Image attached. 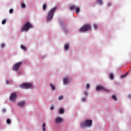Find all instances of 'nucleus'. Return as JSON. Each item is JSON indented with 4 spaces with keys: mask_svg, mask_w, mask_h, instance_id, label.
<instances>
[{
    "mask_svg": "<svg viewBox=\"0 0 131 131\" xmlns=\"http://www.w3.org/2000/svg\"><path fill=\"white\" fill-rule=\"evenodd\" d=\"M76 7L75 6L71 5L70 7V9L72 11V10H74V9H76Z\"/></svg>",
    "mask_w": 131,
    "mask_h": 131,
    "instance_id": "obj_16",
    "label": "nucleus"
},
{
    "mask_svg": "<svg viewBox=\"0 0 131 131\" xmlns=\"http://www.w3.org/2000/svg\"><path fill=\"white\" fill-rule=\"evenodd\" d=\"M112 99H113V100H114L115 102H117V98L116 97V96H115V95H113L112 96Z\"/></svg>",
    "mask_w": 131,
    "mask_h": 131,
    "instance_id": "obj_12",
    "label": "nucleus"
},
{
    "mask_svg": "<svg viewBox=\"0 0 131 131\" xmlns=\"http://www.w3.org/2000/svg\"><path fill=\"white\" fill-rule=\"evenodd\" d=\"M128 98H129V99L131 98V94H129V95H128Z\"/></svg>",
    "mask_w": 131,
    "mask_h": 131,
    "instance_id": "obj_34",
    "label": "nucleus"
},
{
    "mask_svg": "<svg viewBox=\"0 0 131 131\" xmlns=\"http://www.w3.org/2000/svg\"><path fill=\"white\" fill-rule=\"evenodd\" d=\"M63 96H62V95H61L60 96H59L58 97V99H59V100H63Z\"/></svg>",
    "mask_w": 131,
    "mask_h": 131,
    "instance_id": "obj_27",
    "label": "nucleus"
},
{
    "mask_svg": "<svg viewBox=\"0 0 131 131\" xmlns=\"http://www.w3.org/2000/svg\"><path fill=\"white\" fill-rule=\"evenodd\" d=\"M54 106H52L51 107H50V110H54Z\"/></svg>",
    "mask_w": 131,
    "mask_h": 131,
    "instance_id": "obj_32",
    "label": "nucleus"
},
{
    "mask_svg": "<svg viewBox=\"0 0 131 131\" xmlns=\"http://www.w3.org/2000/svg\"><path fill=\"white\" fill-rule=\"evenodd\" d=\"M19 88L23 90H28L33 88V83H24L20 84Z\"/></svg>",
    "mask_w": 131,
    "mask_h": 131,
    "instance_id": "obj_3",
    "label": "nucleus"
},
{
    "mask_svg": "<svg viewBox=\"0 0 131 131\" xmlns=\"http://www.w3.org/2000/svg\"><path fill=\"white\" fill-rule=\"evenodd\" d=\"M110 77L111 79H113L114 76L113 75V74L111 73L110 75Z\"/></svg>",
    "mask_w": 131,
    "mask_h": 131,
    "instance_id": "obj_22",
    "label": "nucleus"
},
{
    "mask_svg": "<svg viewBox=\"0 0 131 131\" xmlns=\"http://www.w3.org/2000/svg\"><path fill=\"white\" fill-rule=\"evenodd\" d=\"M31 28H33V26L30 24L29 22L26 23L24 26L21 28V31H25V32H27V31H29V29Z\"/></svg>",
    "mask_w": 131,
    "mask_h": 131,
    "instance_id": "obj_4",
    "label": "nucleus"
},
{
    "mask_svg": "<svg viewBox=\"0 0 131 131\" xmlns=\"http://www.w3.org/2000/svg\"><path fill=\"white\" fill-rule=\"evenodd\" d=\"M63 83L64 84H67L69 83V77H66L63 80Z\"/></svg>",
    "mask_w": 131,
    "mask_h": 131,
    "instance_id": "obj_11",
    "label": "nucleus"
},
{
    "mask_svg": "<svg viewBox=\"0 0 131 131\" xmlns=\"http://www.w3.org/2000/svg\"><path fill=\"white\" fill-rule=\"evenodd\" d=\"M64 49L67 51V50H69V44H67L64 46Z\"/></svg>",
    "mask_w": 131,
    "mask_h": 131,
    "instance_id": "obj_15",
    "label": "nucleus"
},
{
    "mask_svg": "<svg viewBox=\"0 0 131 131\" xmlns=\"http://www.w3.org/2000/svg\"><path fill=\"white\" fill-rule=\"evenodd\" d=\"M93 124V120H85L84 122H81L80 124V127L81 129H85L86 127H91Z\"/></svg>",
    "mask_w": 131,
    "mask_h": 131,
    "instance_id": "obj_1",
    "label": "nucleus"
},
{
    "mask_svg": "<svg viewBox=\"0 0 131 131\" xmlns=\"http://www.w3.org/2000/svg\"><path fill=\"white\" fill-rule=\"evenodd\" d=\"M75 10L76 13H77V14H79V12H80V9H79V7H76Z\"/></svg>",
    "mask_w": 131,
    "mask_h": 131,
    "instance_id": "obj_14",
    "label": "nucleus"
},
{
    "mask_svg": "<svg viewBox=\"0 0 131 131\" xmlns=\"http://www.w3.org/2000/svg\"><path fill=\"white\" fill-rule=\"evenodd\" d=\"M14 12V10L12 9H11L9 10V13L10 14H12V13Z\"/></svg>",
    "mask_w": 131,
    "mask_h": 131,
    "instance_id": "obj_25",
    "label": "nucleus"
},
{
    "mask_svg": "<svg viewBox=\"0 0 131 131\" xmlns=\"http://www.w3.org/2000/svg\"><path fill=\"white\" fill-rule=\"evenodd\" d=\"M25 8H26V5H25V4H21V8L24 9Z\"/></svg>",
    "mask_w": 131,
    "mask_h": 131,
    "instance_id": "obj_21",
    "label": "nucleus"
},
{
    "mask_svg": "<svg viewBox=\"0 0 131 131\" xmlns=\"http://www.w3.org/2000/svg\"><path fill=\"white\" fill-rule=\"evenodd\" d=\"M42 130L43 131H46V128H42Z\"/></svg>",
    "mask_w": 131,
    "mask_h": 131,
    "instance_id": "obj_38",
    "label": "nucleus"
},
{
    "mask_svg": "<svg viewBox=\"0 0 131 131\" xmlns=\"http://www.w3.org/2000/svg\"><path fill=\"white\" fill-rule=\"evenodd\" d=\"M2 112H3V113H6V109L4 108V109L2 110Z\"/></svg>",
    "mask_w": 131,
    "mask_h": 131,
    "instance_id": "obj_33",
    "label": "nucleus"
},
{
    "mask_svg": "<svg viewBox=\"0 0 131 131\" xmlns=\"http://www.w3.org/2000/svg\"><path fill=\"white\" fill-rule=\"evenodd\" d=\"M43 11H46L47 10V4H43L42 7Z\"/></svg>",
    "mask_w": 131,
    "mask_h": 131,
    "instance_id": "obj_17",
    "label": "nucleus"
},
{
    "mask_svg": "<svg viewBox=\"0 0 131 131\" xmlns=\"http://www.w3.org/2000/svg\"><path fill=\"white\" fill-rule=\"evenodd\" d=\"M1 48L2 49H4L5 48V44L4 43L2 44Z\"/></svg>",
    "mask_w": 131,
    "mask_h": 131,
    "instance_id": "obj_29",
    "label": "nucleus"
},
{
    "mask_svg": "<svg viewBox=\"0 0 131 131\" xmlns=\"http://www.w3.org/2000/svg\"><path fill=\"white\" fill-rule=\"evenodd\" d=\"M6 122L7 124H10L11 123V120H10L9 119H7Z\"/></svg>",
    "mask_w": 131,
    "mask_h": 131,
    "instance_id": "obj_23",
    "label": "nucleus"
},
{
    "mask_svg": "<svg viewBox=\"0 0 131 131\" xmlns=\"http://www.w3.org/2000/svg\"><path fill=\"white\" fill-rule=\"evenodd\" d=\"M2 24L3 25H5V24H6V19L3 20L2 21Z\"/></svg>",
    "mask_w": 131,
    "mask_h": 131,
    "instance_id": "obj_26",
    "label": "nucleus"
},
{
    "mask_svg": "<svg viewBox=\"0 0 131 131\" xmlns=\"http://www.w3.org/2000/svg\"><path fill=\"white\" fill-rule=\"evenodd\" d=\"M81 101H82V102H85V98H82L81 99Z\"/></svg>",
    "mask_w": 131,
    "mask_h": 131,
    "instance_id": "obj_31",
    "label": "nucleus"
},
{
    "mask_svg": "<svg viewBox=\"0 0 131 131\" xmlns=\"http://www.w3.org/2000/svg\"><path fill=\"white\" fill-rule=\"evenodd\" d=\"M22 65V62H19L17 63H15L14 66L12 67L13 70H15V71H18L19 70V68Z\"/></svg>",
    "mask_w": 131,
    "mask_h": 131,
    "instance_id": "obj_6",
    "label": "nucleus"
},
{
    "mask_svg": "<svg viewBox=\"0 0 131 131\" xmlns=\"http://www.w3.org/2000/svg\"><path fill=\"white\" fill-rule=\"evenodd\" d=\"M97 4L99 5L100 6H102L103 4V1L102 0H97Z\"/></svg>",
    "mask_w": 131,
    "mask_h": 131,
    "instance_id": "obj_13",
    "label": "nucleus"
},
{
    "mask_svg": "<svg viewBox=\"0 0 131 131\" xmlns=\"http://www.w3.org/2000/svg\"><path fill=\"white\" fill-rule=\"evenodd\" d=\"M124 76H126V75H125L124 76L122 75L121 76V77H124Z\"/></svg>",
    "mask_w": 131,
    "mask_h": 131,
    "instance_id": "obj_39",
    "label": "nucleus"
},
{
    "mask_svg": "<svg viewBox=\"0 0 131 131\" xmlns=\"http://www.w3.org/2000/svg\"><path fill=\"white\" fill-rule=\"evenodd\" d=\"M20 48L22 50H23L24 51H26V48H25V47H24L23 45H21L20 46Z\"/></svg>",
    "mask_w": 131,
    "mask_h": 131,
    "instance_id": "obj_20",
    "label": "nucleus"
},
{
    "mask_svg": "<svg viewBox=\"0 0 131 131\" xmlns=\"http://www.w3.org/2000/svg\"><path fill=\"white\" fill-rule=\"evenodd\" d=\"M64 113V109L63 108H60L59 110V114H63Z\"/></svg>",
    "mask_w": 131,
    "mask_h": 131,
    "instance_id": "obj_18",
    "label": "nucleus"
},
{
    "mask_svg": "<svg viewBox=\"0 0 131 131\" xmlns=\"http://www.w3.org/2000/svg\"><path fill=\"white\" fill-rule=\"evenodd\" d=\"M50 86H51V89L53 91H55V89H56V88H55V86H54L53 84H50Z\"/></svg>",
    "mask_w": 131,
    "mask_h": 131,
    "instance_id": "obj_19",
    "label": "nucleus"
},
{
    "mask_svg": "<svg viewBox=\"0 0 131 131\" xmlns=\"http://www.w3.org/2000/svg\"><path fill=\"white\" fill-rule=\"evenodd\" d=\"M96 91L98 92L100 91H104L105 92H108V90L104 88L103 86L102 85H98L96 87Z\"/></svg>",
    "mask_w": 131,
    "mask_h": 131,
    "instance_id": "obj_8",
    "label": "nucleus"
},
{
    "mask_svg": "<svg viewBox=\"0 0 131 131\" xmlns=\"http://www.w3.org/2000/svg\"><path fill=\"white\" fill-rule=\"evenodd\" d=\"M26 104V103L25 102V101H20L17 103V106H18V107H19V108H22V107L25 106Z\"/></svg>",
    "mask_w": 131,
    "mask_h": 131,
    "instance_id": "obj_9",
    "label": "nucleus"
},
{
    "mask_svg": "<svg viewBox=\"0 0 131 131\" xmlns=\"http://www.w3.org/2000/svg\"><path fill=\"white\" fill-rule=\"evenodd\" d=\"M63 122V119L60 117H57L55 119V123H62Z\"/></svg>",
    "mask_w": 131,
    "mask_h": 131,
    "instance_id": "obj_10",
    "label": "nucleus"
},
{
    "mask_svg": "<svg viewBox=\"0 0 131 131\" xmlns=\"http://www.w3.org/2000/svg\"><path fill=\"white\" fill-rule=\"evenodd\" d=\"M84 95H85V96H88V92H84Z\"/></svg>",
    "mask_w": 131,
    "mask_h": 131,
    "instance_id": "obj_36",
    "label": "nucleus"
},
{
    "mask_svg": "<svg viewBox=\"0 0 131 131\" xmlns=\"http://www.w3.org/2000/svg\"><path fill=\"white\" fill-rule=\"evenodd\" d=\"M9 80L6 81V83H7V84H9Z\"/></svg>",
    "mask_w": 131,
    "mask_h": 131,
    "instance_id": "obj_35",
    "label": "nucleus"
},
{
    "mask_svg": "<svg viewBox=\"0 0 131 131\" xmlns=\"http://www.w3.org/2000/svg\"><path fill=\"white\" fill-rule=\"evenodd\" d=\"M91 30H92V26H91V24H88L84 25L79 30V31H80V32H84L85 31H90Z\"/></svg>",
    "mask_w": 131,
    "mask_h": 131,
    "instance_id": "obj_5",
    "label": "nucleus"
},
{
    "mask_svg": "<svg viewBox=\"0 0 131 131\" xmlns=\"http://www.w3.org/2000/svg\"><path fill=\"white\" fill-rule=\"evenodd\" d=\"M108 7H111V3H109V4H108Z\"/></svg>",
    "mask_w": 131,
    "mask_h": 131,
    "instance_id": "obj_37",
    "label": "nucleus"
},
{
    "mask_svg": "<svg viewBox=\"0 0 131 131\" xmlns=\"http://www.w3.org/2000/svg\"><path fill=\"white\" fill-rule=\"evenodd\" d=\"M16 99H17V94L14 92L10 95V100L11 102H15Z\"/></svg>",
    "mask_w": 131,
    "mask_h": 131,
    "instance_id": "obj_7",
    "label": "nucleus"
},
{
    "mask_svg": "<svg viewBox=\"0 0 131 131\" xmlns=\"http://www.w3.org/2000/svg\"><path fill=\"white\" fill-rule=\"evenodd\" d=\"M57 10V7H54L51 10H49L47 16V22H50L51 20H53L54 18V15H55V12Z\"/></svg>",
    "mask_w": 131,
    "mask_h": 131,
    "instance_id": "obj_2",
    "label": "nucleus"
},
{
    "mask_svg": "<svg viewBox=\"0 0 131 131\" xmlns=\"http://www.w3.org/2000/svg\"><path fill=\"white\" fill-rule=\"evenodd\" d=\"M94 29H96V30H98V27L97 26V25H94Z\"/></svg>",
    "mask_w": 131,
    "mask_h": 131,
    "instance_id": "obj_24",
    "label": "nucleus"
},
{
    "mask_svg": "<svg viewBox=\"0 0 131 131\" xmlns=\"http://www.w3.org/2000/svg\"><path fill=\"white\" fill-rule=\"evenodd\" d=\"M86 86V89H88V90H89V89H90V85H89V84H87Z\"/></svg>",
    "mask_w": 131,
    "mask_h": 131,
    "instance_id": "obj_28",
    "label": "nucleus"
},
{
    "mask_svg": "<svg viewBox=\"0 0 131 131\" xmlns=\"http://www.w3.org/2000/svg\"><path fill=\"white\" fill-rule=\"evenodd\" d=\"M42 126V128H45L46 127V123H43Z\"/></svg>",
    "mask_w": 131,
    "mask_h": 131,
    "instance_id": "obj_30",
    "label": "nucleus"
}]
</instances>
